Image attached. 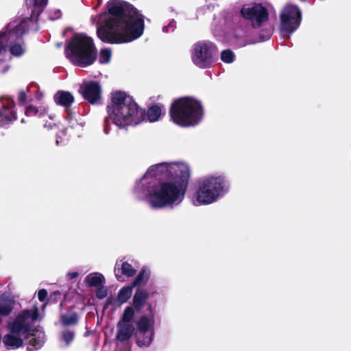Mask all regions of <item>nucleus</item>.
Instances as JSON below:
<instances>
[{
  "instance_id": "f257e3e1",
  "label": "nucleus",
  "mask_w": 351,
  "mask_h": 351,
  "mask_svg": "<svg viewBox=\"0 0 351 351\" xmlns=\"http://www.w3.org/2000/svg\"><path fill=\"white\" fill-rule=\"evenodd\" d=\"M190 178V167L184 162L156 164L136 181L133 195L154 210L173 208L184 200Z\"/></svg>"
},
{
  "instance_id": "ddd939ff",
  "label": "nucleus",
  "mask_w": 351,
  "mask_h": 351,
  "mask_svg": "<svg viewBox=\"0 0 351 351\" xmlns=\"http://www.w3.org/2000/svg\"><path fill=\"white\" fill-rule=\"evenodd\" d=\"M80 92L84 98L90 104H97L101 97V87L95 81L84 82L80 88Z\"/></svg>"
},
{
  "instance_id": "9b49d317",
  "label": "nucleus",
  "mask_w": 351,
  "mask_h": 351,
  "mask_svg": "<svg viewBox=\"0 0 351 351\" xmlns=\"http://www.w3.org/2000/svg\"><path fill=\"white\" fill-rule=\"evenodd\" d=\"M280 28L282 33L291 34L300 26L302 14L298 6L287 5L281 10L280 14Z\"/></svg>"
},
{
  "instance_id": "5701e85b",
  "label": "nucleus",
  "mask_w": 351,
  "mask_h": 351,
  "mask_svg": "<svg viewBox=\"0 0 351 351\" xmlns=\"http://www.w3.org/2000/svg\"><path fill=\"white\" fill-rule=\"evenodd\" d=\"M133 286H125L121 288L117 295V300L120 304L126 302L132 296Z\"/></svg>"
},
{
  "instance_id": "7c9ffc66",
  "label": "nucleus",
  "mask_w": 351,
  "mask_h": 351,
  "mask_svg": "<svg viewBox=\"0 0 351 351\" xmlns=\"http://www.w3.org/2000/svg\"><path fill=\"white\" fill-rule=\"evenodd\" d=\"M78 117H79V115L75 112H73L72 111H70L68 112L66 119L69 121V123L70 124L71 128H75V126H77L78 125L80 127L83 126L82 123H78V120H77Z\"/></svg>"
},
{
  "instance_id": "cd10ccee",
  "label": "nucleus",
  "mask_w": 351,
  "mask_h": 351,
  "mask_svg": "<svg viewBox=\"0 0 351 351\" xmlns=\"http://www.w3.org/2000/svg\"><path fill=\"white\" fill-rule=\"evenodd\" d=\"M134 316V308L131 306H128L124 310L121 319L119 322H123L124 324H133L132 320Z\"/></svg>"
},
{
  "instance_id": "e433bc0d",
  "label": "nucleus",
  "mask_w": 351,
  "mask_h": 351,
  "mask_svg": "<svg viewBox=\"0 0 351 351\" xmlns=\"http://www.w3.org/2000/svg\"><path fill=\"white\" fill-rule=\"evenodd\" d=\"M61 16V12L59 10H56L54 11V16H51V20H55V19H59Z\"/></svg>"
},
{
  "instance_id": "4c0bfd02",
  "label": "nucleus",
  "mask_w": 351,
  "mask_h": 351,
  "mask_svg": "<svg viewBox=\"0 0 351 351\" xmlns=\"http://www.w3.org/2000/svg\"><path fill=\"white\" fill-rule=\"evenodd\" d=\"M78 276H79V274H78V272H77V271L69 272V273L67 274V276H68L70 279L75 278H77Z\"/></svg>"
},
{
  "instance_id": "1a4fd4ad",
  "label": "nucleus",
  "mask_w": 351,
  "mask_h": 351,
  "mask_svg": "<svg viewBox=\"0 0 351 351\" xmlns=\"http://www.w3.org/2000/svg\"><path fill=\"white\" fill-rule=\"evenodd\" d=\"M38 317V309L26 310L8 323L9 332L3 338L8 349H18L23 346V336L29 332L32 323Z\"/></svg>"
},
{
  "instance_id": "c9c22d12",
  "label": "nucleus",
  "mask_w": 351,
  "mask_h": 351,
  "mask_svg": "<svg viewBox=\"0 0 351 351\" xmlns=\"http://www.w3.org/2000/svg\"><path fill=\"white\" fill-rule=\"evenodd\" d=\"M19 100L20 102H21L23 104L26 102L27 96H26V93H25V91H23V90L20 91L19 95Z\"/></svg>"
},
{
  "instance_id": "6e6552de",
  "label": "nucleus",
  "mask_w": 351,
  "mask_h": 351,
  "mask_svg": "<svg viewBox=\"0 0 351 351\" xmlns=\"http://www.w3.org/2000/svg\"><path fill=\"white\" fill-rule=\"evenodd\" d=\"M66 58L75 65L85 67L96 59V48L91 37L86 34H75L67 43Z\"/></svg>"
},
{
  "instance_id": "ea45409f",
  "label": "nucleus",
  "mask_w": 351,
  "mask_h": 351,
  "mask_svg": "<svg viewBox=\"0 0 351 351\" xmlns=\"http://www.w3.org/2000/svg\"><path fill=\"white\" fill-rule=\"evenodd\" d=\"M107 303H108V304H110V300L109 299H108V300H107Z\"/></svg>"
},
{
  "instance_id": "c756f323",
  "label": "nucleus",
  "mask_w": 351,
  "mask_h": 351,
  "mask_svg": "<svg viewBox=\"0 0 351 351\" xmlns=\"http://www.w3.org/2000/svg\"><path fill=\"white\" fill-rule=\"evenodd\" d=\"M234 58V53L230 49L223 50L221 53V59L225 63L230 64L233 62Z\"/></svg>"
},
{
  "instance_id": "58836bf2",
  "label": "nucleus",
  "mask_w": 351,
  "mask_h": 351,
  "mask_svg": "<svg viewBox=\"0 0 351 351\" xmlns=\"http://www.w3.org/2000/svg\"><path fill=\"white\" fill-rule=\"evenodd\" d=\"M45 128H46L47 129H52L53 128L52 123L50 122L49 124H47V123H45Z\"/></svg>"
},
{
  "instance_id": "473e14b6",
  "label": "nucleus",
  "mask_w": 351,
  "mask_h": 351,
  "mask_svg": "<svg viewBox=\"0 0 351 351\" xmlns=\"http://www.w3.org/2000/svg\"><path fill=\"white\" fill-rule=\"evenodd\" d=\"M96 296L98 299H104L108 295V288L102 285L96 288Z\"/></svg>"
},
{
  "instance_id": "f704fd0d",
  "label": "nucleus",
  "mask_w": 351,
  "mask_h": 351,
  "mask_svg": "<svg viewBox=\"0 0 351 351\" xmlns=\"http://www.w3.org/2000/svg\"><path fill=\"white\" fill-rule=\"evenodd\" d=\"M47 296V291L45 289H40L38 293V298L40 301L43 302Z\"/></svg>"
},
{
  "instance_id": "72a5a7b5",
  "label": "nucleus",
  "mask_w": 351,
  "mask_h": 351,
  "mask_svg": "<svg viewBox=\"0 0 351 351\" xmlns=\"http://www.w3.org/2000/svg\"><path fill=\"white\" fill-rule=\"evenodd\" d=\"M75 334L73 332L70 330H66L63 332L62 333V339L66 343V345H69L74 339Z\"/></svg>"
},
{
  "instance_id": "aec40b11",
  "label": "nucleus",
  "mask_w": 351,
  "mask_h": 351,
  "mask_svg": "<svg viewBox=\"0 0 351 351\" xmlns=\"http://www.w3.org/2000/svg\"><path fill=\"white\" fill-rule=\"evenodd\" d=\"M155 332L154 330L150 331H137L136 334V343L140 347H149L154 337Z\"/></svg>"
},
{
  "instance_id": "f3484780",
  "label": "nucleus",
  "mask_w": 351,
  "mask_h": 351,
  "mask_svg": "<svg viewBox=\"0 0 351 351\" xmlns=\"http://www.w3.org/2000/svg\"><path fill=\"white\" fill-rule=\"evenodd\" d=\"M134 326L133 324L118 322L116 338L121 341L128 340L133 335Z\"/></svg>"
},
{
  "instance_id": "dca6fc26",
  "label": "nucleus",
  "mask_w": 351,
  "mask_h": 351,
  "mask_svg": "<svg viewBox=\"0 0 351 351\" xmlns=\"http://www.w3.org/2000/svg\"><path fill=\"white\" fill-rule=\"evenodd\" d=\"M2 104L3 108L0 110V125H4L16 119V117L11 110L13 106V101L10 98L4 99V101H2Z\"/></svg>"
},
{
  "instance_id": "7ed1b4c3",
  "label": "nucleus",
  "mask_w": 351,
  "mask_h": 351,
  "mask_svg": "<svg viewBox=\"0 0 351 351\" xmlns=\"http://www.w3.org/2000/svg\"><path fill=\"white\" fill-rule=\"evenodd\" d=\"M38 16L26 18L20 21L10 23L8 31L0 33V75L6 73L10 69L11 55L21 56L25 51V47L21 38L29 27L37 21Z\"/></svg>"
},
{
  "instance_id": "4be33fe9",
  "label": "nucleus",
  "mask_w": 351,
  "mask_h": 351,
  "mask_svg": "<svg viewBox=\"0 0 351 351\" xmlns=\"http://www.w3.org/2000/svg\"><path fill=\"white\" fill-rule=\"evenodd\" d=\"M149 276V269L145 267H143L139 274H138V276H136V278H135V280H134L132 285L134 287L136 286H141L145 285L147 282Z\"/></svg>"
},
{
  "instance_id": "f03ea898",
  "label": "nucleus",
  "mask_w": 351,
  "mask_h": 351,
  "mask_svg": "<svg viewBox=\"0 0 351 351\" xmlns=\"http://www.w3.org/2000/svg\"><path fill=\"white\" fill-rule=\"evenodd\" d=\"M108 14H100L98 37L109 43H125L139 38L144 31L143 16L135 9L123 12L121 4L112 1L107 5Z\"/></svg>"
},
{
  "instance_id": "a211bd4d",
  "label": "nucleus",
  "mask_w": 351,
  "mask_h": 351,
  "mask_svg": "<svg viewBox=\"0 0 351 351\" xmlns=\"http://www.w3.org/2000/svg\"><path fill=\"white\" fill-rule=\"evenodd\" d=\"M53 98L56 104L63 106L66 110L70 108L75 100L73 95L70 92L65 90H58L54 95Z\"/></svg>"
},
{
  "instance_id": "a878e982",
  "label": "nucleus",
  "mask_w": 351,
  "mask_h": 351,
  "mask_svg": "<svg viewBox=\"0 0 351 351\" xmlns=\"http://www.w3.org/2000/svg\"><path fill=\"white\" fill-rule=\"evenodd\" d=\"M47 112V108L45 106H40L36 108L33 106H28L25 110V114L28 117H42Z\"/></svg>"
},
{
  "instance_id": "b1692460",
  "label": "nucleus",
  "mask_w": 351,
  "mask_h": 351,
  "mask_svg": "<svg viewBox=\"0 0 351 351\" xmlns=\"http://www.w3.org/2000/svg\"><path fill=\"white\" fill-rule=\"evenodd\" d=\"M47 0H27V4L34 6L32 14L38 16L46 6Z\"/></svg>"
},
{
  "instance_id": "39448f33",
  "label": "nucleus",
  "mask_w": 351,
  "mask_h": 351,
  "mask_svg": "<svg viewBox=\"0 0 351 351\" xmlns=\"http://www.w3.org/2000/svg\"><path fill=\"white\" fill-rule=\"evenodd\" d=\"M228 191V186L223 176L209 175L199 179L192 196L194 206H206L217 202Z\"/></svg>"
},
{
  "instance_id": "4468645a",
  "label": "nucleus",
  "mask_w": 351,
  "mask_h": 351,
  "mask_svg": "<svg viewBox=\"0 0 351 351\" xmlns=\"http://www.w3.org/2000/svg\"><path fill=\"white\" fill-rule=\"evenodd\" d=\"M136 269L126 261H117L114 267V274L119 281L123 282L125 278H131L135 275Z\"/></svg>"
},
{
  "instance_id": "6ab92c4d",
  "label": "nucleus",
  "mask_w": 351,
  "mask_h": 351,
  "mask_svg": "<svg viewBox=\"0 0 351 351\" xmlns=\"http://www.w3.org/2000/svg\"><path fill=\"white\" fill-rule=\"evenodd\" d=\"M165 114V109L162 105L152 106L147 110V114H145V118L149 122L158 121L162 116Z\"/></svg>"
},
{
  "instance_id": "bb28decb",
  "label": "nucleus",
  "mask_w": 351,
  "mask_h": 351,
  "mask_svg": "<svg viewBox=\"0 0 351 351\" xmlns=\"http://www.w3.org/2000/svg\"><path fill=\"white\" fill-rule=\"evenodd\" d=\"M78 318L75 313L69 312L62 315L61 322L64 326L74 325L77 322Z\"/></svg>"
},
{
  "instance_id": "2f4dec72",
  "label": "nucleus",
  "mask_w": 351,
  "mask_h": 351,
  "mask_svg": "<svg viewBox=\"0 0 351 351\" xmlns=\"http://www.w3.org/2000/svg\"><path fill=\"white\" fill-rule=\"evenodd\" d=\"M44 343V334L40 332L38 335V339L32 337L30 339V344H32L36 349H39Z\"/></svg>"
},
{
  "instance_id": "393cba45",
  "label": "nucleus",
  "mask_w": 351,
  "mask_h": 351,
  "mask_svg": "<svg viewBox=\"0 0 351 351\" xmlns=\"http://www.w3.org/2000/svg\"><path fill=\"white\" fill-rule=\"evenodd\" d=\"M147 297L148 293L146 291L138 289L133 298V303L135 308L137 309L141 308Z\"/></svg>"
},
{
  "instance_id": "412c9836",
  "label": "nucleus",
  "mask_w": 351,
  "mask_h": 351,
  "mask_svg": "<svg viewBox=\"0 0 351 351\" xmlns=\"http://www.w3.org/2000/svg\"><path fill=\"white\" fill-rule=\"evenodd\" d=\"M84 282L88 287L97 288L100 285H105L106 279L102 274L99 272H93L86 276Z\"/></svg>"
},
{
  "instance_id": "c85d7f7f",
  "label": "nucleus",
  "mask_w": 351,
  "mask_h": 351,
  "mask_svg": "<svg viewBox=\"0 0 351 351\" xmlns=\"http://www.w3.org/2000/svg\"><path fill=\"white\" fill-rule=\"evenodd\" d=\"M112 56V51L110 49L105 48L101 49L99 53V62L101 64H106L110 61Z\"/></svg>"
},
{
  "instance_id": "20e7f679",
  "label": "nucleus",
  "mask_w": 351,
  "mask_h": 351,
  "mask_svg": "<svg viewBox=\"0 0 351 351\" xmlns=\"http://www.w3.org/2000/svg\"><path fill=\"white\" fill-rule=\"evenodd\" d=\"M107 111L112 123L120 128L136 125L145 119V110L120 90L111 93Z\"/></svg>"
},
{
  "instance_id": "9d476101",
  "label": "nucleus",
  "mask_w": 351,
  "mask_h": 351,
  "mask_svg": "<svg viewBox=\"0 0 351 351\" xmlns=\"http://www.w3.org/2000/svg\"><path fill=\"white\" fill-rule=\"evenodd\" d=\"M217 49L209 41H199L193 45L191 60L199 68L206 69L211 66Z\"/></svg>"
},
{
  "instance_id": "f8f14e48",
  "label": "nucleus",
  "mask_w": 351,
  "mask_h": 351,
  "mask_svg": "<svg viewBox=\"0 0 351 351\" xmlns=\"http://www.w3.org/2000/svg\"><path fill=\"white\" fill-rule=\"evenodd\" d=\"M242 16L251 21L253 26H260L268 19L267 9L261 4L245 6L241 10Z\"/></svg>"
},
{
  "instance_id": "423d86ee",
  "label": "nucleus",
  "mask_w": 351,
  "mask_h": 351,
  "mask_svg": "<svg viewBox=\"0 0 351 351\" xmlns=\"http://www.w3.org/2000/svg\"><path fill=\"white\" fill-rule=\"evenodd\" d=\"M228 191V186L223 176L209 175L199 179L192 196L194 206H206L217 202Z\"/></svg>"
},
{
  "instance_id": "2eb2a0df",
  "label": "nucleus",
  "mask_w": 351,
  "mask_h": 351,
  "mask_svg": "<svg viewBox=\"0 0 351 351\" xmlns=\"http://www.w3.org/2000/svg\"><path fill=\"white\" fill-rule=\"evenodd\" d=\"M149 315L141 316L136 322L137 331H150L154 330L155 315L151 305L148 307Z\"/></svg>"
},
{
  "instance_id": "0eeeda50",
  "label": "nucleus",
  "mask_w": 351,
  "mask_h": 351,
  "mask_svg": "<svg viewBox=\"0 0 351 351\" xmlns=\"http://www.w3.org/2000/svg\"><path fill=\"white\" fill-rule=\"evenodd\" d=\"M203 116L202 103L193 97H181L172 104L170 109L171 120L181 127L197 125Z\"/></svg>"
}]
</instances>
